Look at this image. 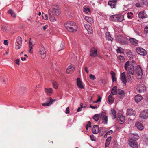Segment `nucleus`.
<instances>
[{"label": "nucleus", "instance_id": "4c0bfd02", "mask_svg": "<svg viewBox=\"0 0 148 148\" xmlns=\"http://www.w3.org/2000/svg\"><path fill=\"white\" fill-rule=\"evenodd\" d=\"M108 100L109 103L111 104L113 103L114 101V99L113 97L111 94L110 95L108 96Z\"/></svg>", "mask_w": 148, "mask_h": 148}, {"label": "nucleus", "instance_id": "9d476101", "mask_svg": "<svg viewBox=\"0 0 148 148\" xmlns=\"http://www.w3.org/2000/svg\"><path fill=\"white\" fill-rule=\"evenodd\" d=\"M140 117L143 119H146L148 117V109L142 111L140 114Z\"/></svg>", "mask_w": 148, "mask_h": 148}, {"label": "nucleus", "instance_id": "7ed1b4c3", "mask_svg": "<svg viewBox=\"0 0 148 148\" xmlns=\"http://www.w3.org/2000/svg\"><path fill=\"white\" fill-rule=\"evenodd\" d=\"M130 63L129 61H127L125 64L124 67L126 70L128 71L130 74L133 75L134 70V67L132 65H130Z\"/></svg>", "mask_w": 148, "mask_h": 148}, {"label": "nucleus", "instance_id": "4d7b16f0", "mask_svg": "<svg viewBox=\"0 0 148 148\" xmlns=\"http://www.w3.org/2000/svg\"><path fill=\"white\" fill-rule=\"evenodd\" d=\"M113 133V131L112 130H110L108 131L106 133V134H111Z\"/></svg>", "mask_w": 148, "mask_h": 148}, {"label": "nucleus", "instance_id": "72a5a7b5", "mask_svg": "<svg viewBox=\"0 0 148 148\" xmlns=\"http://www.w3.org/2000/svg\"><path fill=\"white\" fill-rule=\"evenodd\" d=\"M110 74L112 77V80L113 82H116V78L115 76V74L114 72L112 71L110 72Z\"/></svg>", "mask_w": 148, "mask_h": 148}, {"label": "nucleus", "instance_id": "37998d69", "mask_svg": "<svg viewBox=\"0 0 148 148\" xmlns=\"http://www.w3.org/2000/svg\"><path fill=\"white\" fill-rule=\"evenodd\" d=\"M91 123L89 121L88 122V124L86 125V127L87 130H88L89 127H91Z\"/></svg>", "mask_w": 148, "mask_h": 148}, {"label": "nucleus", "instance_id": "423d86ee", "mask_svg": "<svg viewBox=\"0 0 148 148\" xmlns=\"http://www.w3.org/2000/svg\"><path fill=\"white\" fill-rule=\"evenodd\" d=\"M22 42V40L21 37L18 36L16 38L15 42L16 49H18L20 48L21 46Z\"/></svg>", "mask_w": 148, "mask_h": 148}, {"label": "nucleus", "instance_id": "2f4dec72", "mask_svg": "<svg viewBox=\"0 0 148 148\" xmlns=\"http://www.w3.org/2000/svg\"><path fill=\"white\" fill-rule=\"evenodd\" d=\"M130 42L134 45H136L138 44V41L137 40L134 38H131L130 39Z\"/></svg>", "mask_w": 148, "mask_h": 148}, {"label": "nucleus", "instance_id": "f704fd0d", "mask_svg": "<svg viewBox=\"0 0 148 148\" xmlns=\"http://www.w3.org/2000/svg\"><path fill=\"white\" fill-rule=\"evenodd\" d=\"M85 19L90 24H92L93 23V19L91 17L86 16L85 18Z\"/></svg>", "mask_w": 148, "mask_h": 148}, {"label": "nucleus", "instance_id": "de8ad7c7", "mask_svg": "<svg viewBox=\"0 0 148 148\" xmlns=\"http://www.w3.org/2000/svg\"><path fill=\"white\" fill-rule=\"evenodd\" d=\"M119 59L120 61L121 62H123L125 59L124 57L123 56L121 55L119 56Z\"/></svg>", "mask_w": 148, "mask_h": 148}, {"label": "nucleus", "instance_id": "8fccbe9b", "mask_svg": "<svg viewBox=\"0 0 148 148\" xmlns=\"http://www.w3.org/2000/svg\"><path fill=\"white\" fill-rule=\"evenodd\" d=\"M101 97L100 96H98V100L95 101H93V103H97L98 102H100L101 101Z\"/></svg>", "mask_w": 148, "mask_h": 148}, {"label": "nucleus", "instance_id": "79ce46f5", "mask_svg": "<svg viewBox=\"0 0 148 148\" xmlns=\"http://www.w3.org/2000/svg\"><path fill=\"white\" fill-rule=\"evenodd\" d=\"M117 52L120 53H123V49L120 47H118L117 50Z\"/></svg>", "mask_w": 148, "mask_h": 148}, {"label": "nucleus", "instance_id": "13d9d810", "mask_svg": "<svg viewBox=\"0 0 148 148\" xmlns=\"http://www.w3.org/2000/svg\"><path fill=\"white\" fill-rule=\"evenodd\" d=\"M66 113L68 114H69L70 112V111L69 110V107H67L66 108Z\"/></svg>", "mask_w": 148, "mask_h": 148}, {"label": "nucleus", "instance_id": "0eeeda50", "mask_svg": "<svg viewBox=\"0 0 148 148\" xmlns=\"http://www.w3.org/2000/svg\"><path fill=\"white\" fill-rule=\"evenodd\" d=\"M137 90L139 92L141 93L146 91V88L143 84H140L137 86Z\"/></svg>", "mask_w": 148, "mask_h": 148}, {"label": "nucleus", "instance_id": "c756f323", "mask_svg": "<svg viewBox=\"0 0 148 148\" xmlns=\"http://www.w3.org/2000/svg\"><path fill=\"white\" fill-rule=\"evenodd\" d=\"M130 137L131 138V139H133L136 140H137L139 138V136L137 134H132L130 135Z\"/></svg>", "mask_w": 148, "mask_h": 148}, {"label": "nucleus", "instance_id": "338daca9", "mask_svg": "<svg viewBox=\"0 0 148 148\" xmlns=\"http://www.w3.org/2000/svg\"><path fill=\"white\" fill-rule=\"evenodd\" d=\"M85 71L87 73H88V68L87 67L85 68Z\"/></svg>", "mask_w": 148, "mask_h": 148}, {"label": "nucleus", "instance_id": "a19ab883", "mask_svg": "<svg viewBox=\"0 0 148 148\" xmlns=\"http://www.w3.org/2000/svg\"><path fill=\"white\" fill-rule=\"evenodd\" d=\"M52 85L54 88L57 89L58 88L57 84L56 81H53L52 82Z\"/></svg>", "mask_w": 148, "mask_h": 148}, {"label": "nucleus", "instance_id": "58836bf2", "mask_svg": "<svg viewBox=\"0 0 148 148\" xmlns=\"http://www.w3.org/2000/svg\"><path fill=\"white\" fill-rule=\"evenodd\" d=\"M64 43H61L60 45L58 46V50L59 51L63 49L64 48Z\"/></svg>", "mask_w": 148, "mask_h": 148}, {"label": "nucleus", "instance_id": "bf43d9fd", "mask_svg": "<svg viewBox=\"0 0 148 148\" xmlns=\"http://www.w3.org/2000/svg\"><path fill=\"white\" fill-rule=\"evenodd\" d=\"M32 46H29L30 50L29 51V52L31 54H32L33 53V51L32 50Z\"/></svg>", "mask_w": 148, "mask_h": 148}, {"label": "nucleus", "instance_id": "6e6d98bb", "mask_svg": "<svg viewBox=\"0 0 148 148\" xmlns=\"http://www.w3.org/2000/svg\"><path fill=\"white\" fill-rule=\"evenodd\" d=\"M90 139H91V140H92V141H93L95 140V139H94V136L93 135H91L90 136Z\"/></svg>", "mask_w": 148, "mask_h": 148}, {"label": "nucleus", "instance_id": "0e129e2a", "mask_svg": "<svg viewBox=\"0 0 148 148\" xmlns=\"http://www.w3.org/2000/svg\"><path fill=\"white\" fill-rule=\"evenodd\" d=\"M82 108L79 107L78 108V109H77V112H80V111H81L82 110Z\"/></svg>", "mask_w": 148, "mask_h": 148}, {"label": "nucleus", "instance_id": "7c9ffc66", "mask_svg": "<svg viewBox=\"0 0 148 148\" xmlns=\"http://www.w3.org/2000/svg\"><path fill=\"white\" fill-rule=\"evenodd\" d=\"M146 16V14L143 12H140L138 14V16L140 18L143 19L145 18Z\"/></svg>", "mask_w": 148, "mask_h": 148}, {"label": "nucleus", "instance_id": "4468645a", "mask_svg": "<svg viewBox=\"0 0 148 148\" xmlns=\"http://www.w3.org/2000/svg\"><path fill=\"white\" fill-rule=\"evenodd\" d=\"M120 79L123 84L125 85L127 82V80L126 78V75L124 72L122 73L121 75Z\"/></svg>", "mask_w": 148, "mask_h": 148}, {"label": "nucleus", "instance_id": "473e14b6", "mask_svg": "<svg viewBox=\"0 0 148 148\" xmlns=\"http://www.w3.org/2000/svg\"><path fill=\"white\" fill-rule=\"evenodd\" d=\"M8 13L9 14H10L11 15L12 17L16 18V15L15 14L13 10H12L11 9L9 10L8 11Z\"/></svg>", "mask_w": 148, "mask_h": 148}, {"label": "nucleus", "instance_id": "2eb2a0df", "mask_svg": "<svg viewBox=\"0 0 148 148\" xmlns=\"http://www.w3.org/2000/svg\"><path fill=\"white\" fill-rule=\"evenodd\" d=\"M75 67L73 65H70L66 69V72L68 74L72 73L74 71Z\"/></svg>", "mask_w": 148, "mask_h": 148}, {"label": "nucleus", "instance_id": "a878e982", "mask_svg": "<svg viewBox=\"0 0 148 148\" xmlns=\"http://www.w3.org/2000/svg\"><path fill=\"white\" fill-rule=\"evenodd\" d=\"M45 92L47 95H50L51 94L53 93L52 89L51 88H45Z\"/></svg>", "mask_w": 148, "mask_h": 148}, {"label": "nucleus", "instance_id": "4be33fe9", "mask_svg": "<svg viewBox=\"0 0 148 148\" xmlns=\"http://www.w3.org/2000/svg\"><path fill=\"white\" fill-rule=\"evenodd\" d=\"M0 80L1 82L3 84H5L8 81V78L5 76L2 75L0 76Z\"/></svg>", "mask_w": 148, "mask_h": 148}, {"label": "nucleus", "instance_id": "dca6fc26", "mask_svg": "<svg viewBox=\"0 0 148 148\" xmlns=\"http://www.w3.org/2000/svg\"><path fill=\"white\" fill-rule=\"evenodd\" d=\"M90 55L93 57H95L97 55V50L94 48H92L90 51Z\"/></svg>", "mask_w": 148, "mask_h": 148}, {"label": "nucleus", "instance_id": "393cba45", "mask_svg": "<svg viewBox=\"0 0 148 148\" xmlns=\"http://www.w3.org/2000/svg\"><path fill=\"white\" fill-rule=\"evenodd\" d=\"M116 22H122L124 20V16L121 14H116Z\"/></svg>", "mask_w": 148, "mask_h": 148}, {"label": "nucleus", "instance_id": "bb28decb", "mask_svg": "<svg viewBox=\"0 0 148 148\" xmlns=\"http://www.w3.org/2000/svg\"><path fill=\"white\" fill-rule=\"evenodd\" d=\"M135 98V101L136 102H140L142 99V96L139 94H138L136 95Z\"/></svg>", "mask_w": 148, "mask_h": 148}, {"label": "nucleus", "instance_id": "e2e57ef3", "mask_svg": "<svg viewBox=\"0 0 148 148\" xmlns=\"http://www.w3.org/2000/svg\"><path fill=\"white\" fill-rule=\"evenodd\" d=\"M4 43L5 45H8V42L7 40H4Z\"/></svg>", "mask_w": 148, "mask_h": 148}, {"label": "nucleus", "instance_id": "774afa93", "mask_svg": "<svg viewBox=\"0 0 148 148\" xmlns=\"http://www.w3.org/2000/svg\"><path fill=\"white\" fill-rule=\"evenodd\" d=\"M136 7H139L140 6V5L139 3H137L136 4Z\"/></svg>", "mask_w": 148, "mask_h": 148}, {"label": "nucleus", "instance_id": "f257e3e1", "mask_svg": "<svg viewBox=\"0 0 148 148\" xmlns=\"http://www.w3.org/2000/svg\"><path fill=\"white\" fill-rule=\"evenodd\" d=\"M49 18L50 21L54 22L56 21V16H58L60 14V10L57 5L53 6L49 10Z\"/></svg>", "mask_w": 148, "mask_h": 148}, {"label": "nucleus", "instance_id": "603ef678", "mask_svg": "<svg viewBox=\"0 0 148 148\" xmlns=\"http://www.w3.org/2000/svg\"><path fill=\"white\" fill-rule=\"evenodd\" d=\"M34 45V43L32 41H31V39L30 38L29 39V46H33Z\"/></svg>", "mask_w": 148, "mask_h": 148}, {"label": "nucleus", "instance_id": "09e8293b", "mask_svg": "<svg viewBox=\"0 0 148 148\" xmlns=\"http://www.w3.org/2000/svg\"><path fill=\"white\" fill-rule=\"evenodd\" d=\"M133 13L131 12H129L127 14V17L129 18H132V16Z\"/></svg>", "mask_w": 148, "mask_h": 148}, {"label": "nucleus", "instance_id": "864d4df0", "mask_svg": "<svg viewBox=\"0 0 148 148\" xmlns=\"http://www.w3.org/2000/svg\"><path fill=\"white\" fill-rule=\"evenodd\" d=\"M106 113L105 112H102L101 114V116L100 117L102 119L105 116Z\"/></svg>", "mask_w": 148, "mask_h": 148}, {"label": "nucleus", "instance_id": "39448f33", "mask_svg": "<svg viewBox=\"0 0 148 148\" xmlns=\"http://www.w3.org/2000/svg\"><path fill=\"white\" fill-rule=\"evenodd\" d=\"M135 71L137 75V78L138 79H140L142 77L143 71L142 70L140 66L138 65L136 66Z\"/></svg>", "mask_w": 148, "mask_h": 148}, {"label": "nucleus", "instance_id": "f03ea898", "mask_svg": "<svg viewBox=\"0 0 148 148\" xmlns=\"http://www.w3.org/2000/svg\"><path fill=\"white\" fill-rule=\"evenodd\" d=\"M64 25L66 29L69 32L76 31L78 27L76 24L73 21H68L65 23Z\"/></svg>", "mask_w": 148, "mask_h": 148}, {"label": "nucleus", "instance_id": "052dcab7", "mask_svg": "<svg viewBox=\"0 0 148 148\" xmlns=\"http://www.w3.org/2000/svg\"><path fill=\"white\" fill-rule=\"evenodd\" d=\"M19 60L17 59L16 60L15 63L18 65H19Z\"/></svg>", "mask_w": 148, "mask_h": 148}, {"label": "nucleus", "instance_id": "cd10ccee", "mask_svg": "<svg viewBox=\"0 0 148 148\" xmlns=\"http://www.w3.org/2000/svg\"><path fill=\"white\" fill-rule=\"evenodd\" d=\"M105 37L106 39L108 40L112 41L113 40L112 38L110 36V33L108 32H107L106 33Z\"/></svg>", "mask_w": 148, "mask_h": 148}, {"label": "nucleus", "instance_id": "5701e85b", "mask_svg": "<svg viewBox=\"0 0 148 148\" xmlns=\"http://www.w3.org/2000/svg\"><path fill=\"white\" fill-rule=\"evenodd\" d=\"M110 114L113 119H114L116 118V112L114 109H111V112Z\"/></svg>", "mask_w": 148, "mask_h": 148}, {"label": "nucleus", "instance_id": "1a4fd4ad", "mask_svg": "<svg viewBox=\"0 0 148 148\" xmlns=\"http://www.w3.org/2000/svg\"><path fill=\"white\" fill-rule=\"evenodd\" d=\"M46 51L44 46L42 45L40 47L39 52L41 55V57L42 58H44L46 56Z\"/></svg>", "mask_w": 148, "mask_h": 148}, {"label": "nucleus", "instance_id": "20e7f679", "mask_svg": "<svg viewBox=\"0 0 148 148\" xmlns=\"http://www.w3.org/2000/svg\"><path fill=\"white\" fill-rule=\"evenodd\" d=\"M116 40L122 44H124L128 42V40L127 38L122 36H117L116 38Z\"/></svg>", "mask_w": 148, "mask_h": 148}, {"label": "nucleus", "instance_id": "c9c22d12", "mask_svg": "<svg viewBox=\"0 0 148 148\" xmlns=\"http://www.w3.org/2000/svg\"><path fill=\"white\" fill-rule=\"evenodd\" d=\"M117 17L116 15H112L110 17V20L114 22H116Z\"/></svg>", "mask_w": 148, "mask_h": 148}, {"label": "nucleus", "instance_id": "ddd939ff", "mask_svg": "<svg viewBox=\"0 0 148 148\" xmlns=\"http://www.w3.org/2000/svg\"><path fill=\"white\" fill-rule=\"evenodd\" d=\"M117 1V0H109L108 4L112 8H115Z\"/></svg>", "mask_w": 148, "mask_h": 148}, {"label": "nucleus", "instance_id": "c03bdc74", "mask_svg": "<svg viewBox=\"0 0 148 148\" xmlns=\"http://www.w3.org/2000/svg\"><path fill=\"white\" fill-rule=\"evenodd\" d=\"M117 93L119 95H123V94L124 92L123 90L120 89H118L117 91Z\"/></svg>", "mask_w": 148, "mask_h": 148}, {"label": "nucleus", "instance_id": "3c124183", "mask_svg": "<svg viewBox=\"0 0 148 148\" xmlns=\"http://www.w3.org/2000/svg\"><path fill=\"white\" fill-rule=\"evenodd\" d=\"M89 77L90 79L93 80L96 79V78L95 77V76L92 74H90Z\"/></svg>", "mask_w": 148, "mask_h": 148}, {"label": "nucleus", "instance_id": "f3484780", "mask_svg": "<svg viewBox=\"0 0 148 148\" xmlns=\"http://www.w3.org/2000/svg\"><path fill=\"white\" fill-rule=\"evenodd\" d=\"M136 114L135 111L132 109H129L127 110V116L135 115Z\"/></svg>", "mask_w": 148, "mask_h": 148}, {"label": "nucleus", "instance_id": "a18cd8bd", "mask_svg": "<svg viewBox=\"0 0 148 148\" xmlns=\"http://www.w3.org/2000/svg\"><path fill=\"white\" fill-rule=\"evenodd\" d=\"M42 16L43 18L45 20H47L48 19V16L47 14H46L42 13Z\"/></svg>", "mask_w": 148, "mask_h": 148}, {"label": "nucleus", "instance_id": "49530a36", "mask_svg": "<svg viewBox=\"0 0 148 148\" xmlns=\"http://www.w3.org/2000/svg\"><path fill=\"white\" fill-rule=\"evenodd\" d=\"M108 122V116H105L103 118V123L105 124H107Z\"/></svg>", "mask_w": 148, "mask_h": 148}, {"label": "nucleus", "instance_id": "5fc2aeb1", "mask_svg": "<svg viewBox=\"0 0 148 148\" xmlns=\"http://www.w3.org/2000/svg\"><path fill=\"white\" fill-rule=\"evenodd\" d=\"M145 33L147 34L148 33V27L146 26L144 29Z\"/></svg>", "mask_w": 148, "mask_h": 148}, {"label": "nucleus", "instance_id": "f8f14e48", "mask_svg": "<svg viewBox=\"0 0 148 148\" xmlns=\"http://www.w3.org/2000/svg\"><path fill=\"white\" fill-rule=\"evenodd\" d=\"M136 51L138 54L141 55H145L147 54L146 51L142 48L138 47L136 48Z\"/></svg>", "mask_w": 148, "mask_h": 148}, {"label": "nucleus", "instance_id": "6e6552de", "mask_svg": "<svg viewBox=\"0 0 148 148\" xmlns=\"http://www.w3.org/2000/svg\"><path fill=\"white\" fill-rule=\"evenodd\" d=\"M129 144L130 146L132 148H138V145L136 140L130 139L128 140Z\"/></svg>", "mask_w": 148, "mask_h": 148}, {"label": "nucleus", "instance_id": "680f3d73", "mask_svg": "<svg viewBox=\"0 0 148 148\" xmlns=\"http://www.w3.org/2000/svg\"><path fill=\"white\" fill-rule=\"evenodd\" d=\"M90 107L92 109H95L97 108V106H93L91 105H90Z\"/></svg>", "mask_w": 148, "mask_h": 148}, {"label": "nucleus", "instance_id": "9b49d317", "mask_svg": "<svg viewBox=\"0 0 148 148\" xmlns=\"http://www.w3.org/2000/svg\"><path fill=\"white\" fill-rule=\"evenodd\" d=\"M47 102L42 103V106H49L53 102L55 101V100H53L51 97L46 98Z\"/></svg>", "mask_w": 148, "mask_h": 148}, {"label": "nucleus", "instance_id": "aec40b11", "mask_svg": "<svg viewBox=\"0 0 148 148\" xmlns=\"http://www.w3.org/2000/svg\"><path fill=\"white\" fill-rule=\"evenodd\" d=\"M77 85L78 87L81 89H84V87L82 81L79 78L77 79Z\"/></svg>", "mask_w": 148, "mask_h": 148}, {"label": "nucleus", "instance_id": "ea45409f", "mask_svg": "<svg viewBox=\"0 0 148 148\" xmlns=\"http://www.w3.org/2000/svg\"><path fill=\"white\" fill-rule=\"evenodd\" d=\"M100 117L99 114H95L93 117V119L96 121H97L99 119Z\"/></svg>", "mask_w": 148, "mask_h": 148}, {"label": "nucleus", "instance_id": "412c9836", "mask_svg": "<svg viewBox=\"0 0 148 148\" xmlns=\"http://www.w3.org/2000/svg\"><path fill=\"white\" fill-rule=\"evenodd\" d=\"M135 126L139 130H142L144 128L143 125L140 122L136 123L135 124Z\"/></svg>", "mask_w": 148, "mask_h": 148}, {"label": "nucleus", "instance_id": "b1692460", "mask_svg": "<svg viewBox=\"0 0 148 148\" xmlns=\"http://www.w3.org/2000/svg\"><path fill=\"white\" fill-rule=\"evenodd\" d=\"M99 132V128L97 125H95L93 127L92 132L94 134H97Z\"/></svg>", "mask_w": 148, "mask_h": 148}, {"label": "nucleus", "instance_id": "c85d7f7f", "mask_svg": "<svg viewBox=\"0 0 148 148\" xmlns=\"http://www.w3.org/2000/svg\"><path fill=\"white\" fill-rule=\"evenodd\" d=\"M111 139V136L109 137L106 139L105 143V147L106 148L108 147L110 145V141Z\"/></svg>", "mask_w": 148, "mask_h": 148}, {"label": "nucleus", "instance_id": "6ab92c4d", "mask_svg": "<svg viewBox=\"0 0 148 148\" xmlns=\"http://www.w3.org/2000/svg\"><path fill=\"white\" fill-rule=\"evenodd\" d=\"M84 27L89 34H92L93 33V31L92 28L90 25L85 24V25Z\"/></svg>", "mask_w": 148, "mask_h": 148}, {"label": "nucleus", "instance_id": "e433bc0d", "mask_svg": "<svg viewBox=\"0 0 148 148\" xmlns=\"http://www.w3.org/2000/svg\"><path fill=\"white\" fill-rule=\"evenodd\" d=\"M117 86H116L114 87L111 90V93L113 95H116L117 93Z\"/></svg>", "mask_w": 148, "mask_h": 148}, {"label": "nucleus", "instance_id": "a211bd4d", "mask_svg": "<svg viewBox=\"0 0 148 148\" xmlns=\"http://www.w3.org/2000/svg\"><path fill=\"white\" fill-rule=\"evenodd\" d=\"M118 120L119 123L121 124H122L125 121V118L124 116L122 115H119Z\"/></svg>", "mask_w": 148, "mask_h": 148}, {"label": "nucleus", "instance_id": "69168bd1", "mask_svg": "<svg viewBox=\"0 0 148 148\" xmlns=\"http://www.w3.org/2000/svg\"><path fill=\"white\" fill-rule=\"evenodd\" d=\"M47 25L44 26L43 27V29L44 30H45L47 29Z\"/></svg>", "mask_w": 148, "mask_h": 148}]
</instances>
